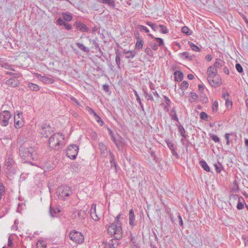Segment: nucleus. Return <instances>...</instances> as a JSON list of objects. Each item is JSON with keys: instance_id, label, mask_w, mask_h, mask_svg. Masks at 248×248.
Here are the masks:
<instances>
[{"instance_id": "f257e3e1", "label": "nucleus", "mask_w": 248, "mask_h": 248, "mask_svg": "<svg viewBox=\"0 0 248 248\" xmlns=\"http://www.w3.org/2000/svg\"><path fill=\"white\" fill-rule=\"evenodd\" d=\"M18 154L26 162L36 159V153L34 149L26 146V144L21 145L18 148Z\"/></svg>"}, {"instance_id": "f03ea898", "label": "nucleus", "mask_w": 248, "mask_h": 248, "mask_svg": "<svg viewBox=\"0 0 248 248\" xmlns=\"http://www.w3.org/2000/svg\"><path fill=\"white\" fill-rule=\"evenodd\" d=\"M60 138L63 139V136L60 133H55L52 135L49 139L48 144L50 148L55 150H59L62 144L61 143Z\"/></svg>"}, {"instance_id": "7ed1b4c3", "label": "nucleus", "mask_w": 248, "mask_h": 248, "mask_svg": "<svg viewBox=\"0 0 248 248\" xmlns=\"http://www.w3.org/2000/svg\"><path fill=\"white\" fill-rule=\"evenodd\" d=\"M15 161L11 154H7L5 158L6 173L9 176L13 175L16 172V169L14 166Z\"/></svg>"}, {"instance_id": "20e7f679", "label": "nucleus", "mask_w": 248, "mask_h": 248, "mask_svg": "<svg viewBox=\"0 0 248 248\" xmlns=\"http://www.w3.org/2000/svg\"><path fill=\"white\" fill-rule=\"evenodd\" d=\"M108 231L109 234L114 236L115 239L119 240L122 236L121 223H120V225L112 223L109 226Z\"/></svg>"}, {"instance_id": "39448f33", "label": "nucleus", "mask_w": 248, "mask_h": 248, "mask_svg": "<svg viewBox=\"0 0 248 248\" xmlns=\"http://www.w3.org/2000/svg\"><path fill=\"white\" fill-rule=\"evenodd\" d=\"M57 192L59 193V198L61 200L64 199L66 197H69L72 193L71 188L66 185L58 187Z\"/></svg>"}, {"instance_id": "423d86ee", "label": "nucleus", "mask_w": 248, "mask_h": 248, "mask_svg": "<svg viewBox=\"0 0 248 248\" xmlns=\"http://www.w3.org/2000/svg\"><path fill=\"white\" fill-rule=\"evenodd\" d=\"M69 236L70 239L77 244H81L84 240L83 234L80 232L75 230L70 232Z\"/></svg>"}, {"instance_id": "0eeeda50", "label": "nucleus", "mask_w": 248, "mask_h": 248, "mask_svg": "<svg viewBox=\"0 0 248 248\" xmlns=\"http://www.w3.org/2000/svg\"><path fill=\"white\" fill-rule=\"evenodd\" d=\"M79 148L76 144H71L68 146L66 152V155L68 157L71 159H75L78 155Z\"/></svg>"}, {"instance_id": "6e6552de", "label": "nucleus", "mask_w": 248, "mask_h": 248, "mask_svg": "<svg viewBox=\"0 0 248 248\" xmlns=\"http://www.w3.org/2000/svg\"><path fill=\"white\" fill-rule=\"evenodd\" d=\"M11 118V114L8 110L2 111L0 113V125L2 126H7Z\"/></svg>"}, {"instance_id": "1a4fd4ad", "label": "nucleus", "mask_w": 248, "mask_h": 248, "mask_svg": "<svg viewBox=\"0 0 248 248\" xmlns=\"http://www.w3.org/2000/svg\"><path fill=\"white\" fill-rule=\"evenodd\" d=\"M52 132L49 124L46 122H44L41 125V129L39 133L44 138H46L50 135Z\"/></svg>"}, {"instance_id": "9d476101", "label": "nucleus", "mask_w": 248, "mask_h": 248, "mask_svg": "<svg viewBox=\"0 0 248 248\" xmlns=\"http://www.w3.org/2000/svg\"><path fill=\"white\" fill-rule=\"evenodd\" d=\"M74 26L77 30L80 31L81 32H88L89 31V28L80 21H76L74 24Z\"/></svg>"}, {"instance_id": "9b49d317", "label": "nucleus", "mask_w": 248, "mask_h": 248, "mask_svg": "<svg viewBox=\"0 0 248 248\" xmlns=\"http://www.w3.org/2000/svg\"><path fill=\"white\" fill-rule=\"evenodd\" d=\"M213 78L214 77L208 78L207 79L210 84L212 87H214L219 86L221 84L220 79L217 78L214 79Z\"/></svg>"}, {"instance_id": "f8f14e48", "label": "nucleus", "mask_w": 248, "mask_h": 248, "mask_svg": "<svg viewBox=\"0 0 248 248\" xmlns=\"http://www.w3.org/2000/svg\"><path fill=\"white\" fill-rule=\"evenodd\" d=\"M129 223L132 227L136 226L137 224V221L135 220L134 211L132 209H130L129 213Z\"/></svg>"}, {"instance_id": "ddd939ff", "label": "nucleus", "mask_w": 248, "mask_h": 248, "mask_svg": "<svg viewBox=\"0 0 248 248\" xmlns=\"http://www.w3.org/2000/svg\"><path fill=\"white\" fill-rule=\"evenodd\" d=\"M5 84L12 87H16L19 85V82L16 78H10L6 81Z\"/></svg>"}, {"instance_id": "4468645a", "label": "nucleus", "mask_w": 248, "mask_h": 248, "mask_svg": "<svg viewBox=\"0 0 248 248\" xmlns=\"http://www.w3.org/2000/svg\"><path fill=\"white\" fill-rule=\"evenodd\" d=\"M208 78L215 77L217 73V70L213 65L210 66L207 69Z\"/></svg>"}, {"instance_id": "2eb2a0df", "label": "nucleus", "mask_w": 248, "mask_h": 248, "mask_svg": "<svg viewBox=\"0 0 248 248\" xmlns=\"http://www.w3.org/2000/svg\"><path fill=\"white\" fill-rule=\"evenodd\" d=\"M99 147L102 156L104 157H107L108 152L106 145L103 142H100L99 143Z\"/></svg>"}, {"instance_id": "dca6fc26", "label": "nucleus", "mask_w": 248, "mask_h": 248, "mask_svg": "<svg viewBox=\"0 0 248 248\" xmlns=\"http://www.w3.org/2000/svg\"><path fill=\"white\" fill-rule=\"evenodd\" d=\"M117 136L118 138V139H116V142H114V143L115 144L117 149L120 150L124 145V139L118 134H117Z\"/></svg>"}, {"instance_id": "f3484780", "label": "nucleus", "mask_w": 248, "mask_h": 248, "mask_svg": "<svg viewBox=\"0 0 248 248\" xmlns=\"http://www.w3.org/2000/svg\"><path fill=\"white\" fill-rule=\"evenodd\" d=\"M95 205L93 204L91 209V216L94 220H98L99 218L96 214Z\"/></svg>"}, {"instance_id": "a211bd4d", "label": "nucleus", "mask_w": 248, "mask_h": 248, "mask_svg": "<svg viewBox=\"0 0 248 248\" xmlns=\"http://www.w3.org/2000/svg\"><path fill=\"white\" fill-rule=\"evenodd\" d=\"M175 80L178 82L181 81L183 79L184 75L180 71H176L174 73Z\"/></svg>"}, {"instance_id": "6ab92c4d", "label": "nucleus", "mask_w": 248, "mask_h": 248, "mask_svg": "<svg viewBox=\"0 0 248 248\" xmlns=\"http://www.w3.org/2000/svg\"><path fill=\"white\" fill-rule=\"evenodd\" d=\"M136 38L137 42L135 45L136 48L140 49L143 47V41L141 38H140L139 34L138 35H136Z\"/></svg>"}, {"instance_id": "aec40b11", "label": "nucleus", "mask_w": 248, "mask_h": 248, "mask_svg": "<svg viewBox=\"0 0 248 248\" xmlns=\"http://www.w3.org/2000/svg\"><path fill=\"white\" fill-rule=\"evenodd\" d=\"M62 15L64 20L67 22L71 21L73 19L72 15L69 12L62 13Z\"/></svg>"}, {"instance_id": "412c9836", "label": "nucleus", "mask_w": 248, "mask_h": 248, "mask_svg": "<svg viewBox=\"0 0 248 248\" xmlns=\"http://www.w3.org/2000/svg\"><path fill=\"white\" fill-rule=\"evenodd\" d=\"M239 201L237 203L236 207L238 210H241L244 207L245 201L242 197L238 198Z\"/></svg>"}, {"instance_id": "4be33fe9", "label": "nucleus", "mask_w": 248, "mask_h": 248, "mask_svg": "<svg viewBox=\"0 0 248 248\" xmlns=\"http://www.w3.org/2000/svg\"><path fill=\"white\" fill-rule=\"evenodd\" d=\"M40 77H41V78H40V80L43 82L52 84V83H54V80L53 79L49 78L47 77L41 76H40Z\"/></svg>"}, {"instance_id": "5701e85b", "label": "nucleus", "mask_w": 248, "mask_h": 248, "mask_svg": "<svg viewBox=\"0 0 248 248\" xmlns=\"http://www.w3.org/2000/svg\"><path fill=\"white\" fill-rule=\"evenodd\" d=\"M130 240L132 244L131 245V248H140V246L137 242L136 239L135 237L130 235Z\"/></svg>"}, {"instance_id": "b1692460", "label": "nucleus", "mask_w": 248, "mask_h": 248, "mask_svg": "<svg viewBox=\"0 0 248 248\" xmlns=\"http://www.w3.org/2000/svg\"><path fill=\"white\" fill-rule=\"evenodd\" d=\"M60 210L58 208H53L51 206L49 208V213L52 217H55L59 213Z\"/></svg>"}, {"instance_id": "393cba45", "label": "nucleus", "mask_w": 248, "mask_h": 248, "mask_svg": "<svg viewBox=\"0 0 248 248\" xmlns=\"http://www.w3.org/2000/svg\"><path fill=\"white\" fill-rule=\"evenodd\" d=\"M200 164L203 169L206 171L209 172L210 171V167L208 166L205 161L203 160H201L200 161Z\"/></svg>"}, {"instance_id": "a878e982", "label": "nucleus", "mask_w": 248, "mask_h": 248, "mask_svg": "<svg viewBox=\"0 0 248 248\" xmlns=\"http://www.w3.org/2000/svg\"><path fill=\"white\" fill-rule=\"evenodd\" d=\"M76 45L78 48H79L83 51L86 52V53H89L90 49H89V48L85 46L82 44H80V43H77Z\"/></svg>"}, {"instance_id": "bb28decb", "label": "nucleus", "mask_w": 248, "mask_h": 248, "mask_svg": "<svg viewBox=\"0 0 248 248\" xmlns=\"http://www.w3.org/2000/svg\"><path fill=\"white\" fill-rule=\"evenodd\" d=\"M177 125L178 126V131L180 133L181 136L183 137V138H186V135L185 134L186 131L184 127L181 124Z\"/></svg>"}, {"instance_id": "cd10ccee", "label": "nucleus", "mask_w": 248, "mask_h": 248, "mask_svg": "<svg viewBox=\"0 0 248 248\" xmlns=\"http://www.w3.org/2000/svg\"><path fill=\"white\" fill-rule=\"evenodd\" d=\"M125 54H126L125 56V58H133L136 55V52L135 51H127L126 52H125Z\"/></svg>"}, {"instance_id": "c85d7f7f", "label": "nucleus", "mask_w": 248, "mask_h": 248, "mask_svg": "<svg viewBox=\"0 0 248 248\" xmlns=\"http://www.w3.org/2000/svg\"><path fill=\"white\" fill-rule=\"evenodd\" d=\"M170 115L172 120H173L174 121H178V118L177 114H176L175 108H172V109L170 111Z\"/></svg>"}, {"instance_id": "c756f323", "label": "nucleus", "mask_w": 248, "mask_h": 248, "mask_svg": "<svg viewBox=\"0 0 248 248\" xmlns=\"http://www.w3.org/2000/svg\"><path fill=\"white\" fill-rule=\"evenodd\" d=\"M146 24L151 27V28L154 31H157L159 29V25H157V24L155 23H153L151 22L147 21L146 22Z\"/></svg>"}, {"instance_id": "7c9ffc66", "label": "nucleus", "mask_w": 248, "mask_h": 248, "mask_svg": "<svg viewBox=\"0 0 248 248\" xmlns=\"http://www.w3.org/2000/svg\"><path fill=\"white\" fill-rule=\"evenodd\" d=\"M28 87L31 91H36L39 90V86L38 85L34 83H29Z\"/></svg>"}, {"instance_id": "2f4dec72", "label": "nucleus", "mask_w": 248, "mask_h": 248, "mask_svg": "<svg viewBox=\"0 0 248 248\" xmlns=\"http://www.w3.org/2000/svg\"><path fill=\"white\" fill-rule=\"evenodd\" d=\"M180 56L182 58L183 57H185V59L188 60H192V56L189 55L188 52H184L179 54Z\"/></svg>"}, {"instance_id": "473e14b6", "label": "nucleus", "mask_w": 248, "mask_h": 248, "mask_svg": "<svg viewBox=\"0 0 248 248\" xmlns=\"http://www.w3.org/2000/svg\"><path fill=\"white\" fill-rule=\"evenodd\" d=\"M14 122H15V126L16 128H19L21 127L23 125V121L22 120H18L16 121V116H15L14 117Z\"/></svg>"}, {"instance_id": "72a5a7b5", "label": "nucleus", "mask_w": 248, "mask_h": 248, "mask_svg": "<svg viewBox=\"0 0 248 248\" xmlns=\"http://www.w3.org/2000/svg\"><path fill=\"white\" fill-rule=\"evenodd\" d=\"M143 92L145 97L148 100H151L152 101H154V98L151 93H148V92L144 89H143Z\"/></svg>"}, {"instance_id": "f704fd0d", "label": "nucleus", "mask_w": 248, "mask_h": 248, "mask_svg": "<svg viewBox=\"0 0 248 248\" xmlns=\"http://www.w3.org/2000/svg\"><path fill=\"white\" fill-rule=\"evenodd\" d=\"M182 32L187 35H190L192 33V31H190L186 26H184L181 29Z\"/></svg>"}, {"instance_id": "c9c22d12", "label": "nucleus", "mask_w": 248, "mask_h": 248, "mask_svg": "<svg viewBox=\"0 0 248 248\" xmlns=\"http://www.w3.org/2000/svg\"><path fill=\"white\" fill-rule=\"evenodd\" d=\"M222 61L219 59H217L216 60V62L214 63V65H213L216 69L217 68H220L222 66Z\"/></svg>"}, {"instance_id": "e433bc0d", "label": "nucleus", "mask_w": 248, "mask_h": 248, "mask_svg": "<svg viewBox=\"0 0 248 248\" xmlns=\"http://www.w3.org/2000/svg\"><path fill=\"white\" fill-rule=\"evenodd\" d=\"M114 159H115V158H110L109 159V162H110L111 168L114 167L115 170V171L116 172L117 171V163L115 161Z\"/></svg>"}, {"instance_id": "4c0bfd02", "label": "nucleus", "mask_w": 248, "mask_h": 248, "mask_svg": "<svg viewBox=\"0 0 248 248\" xmlns=\"http://www.w3.org/2000/svg\"><path fill=\"white\" fill-rule=\"evenodd\" d=\"M218 102L217 100H215V101H214L213 103V105H212V111L214 113H216L217 111L218 110Z\"/></svg>"}, {"instance_id": "58836bf2", "label": "nucleus", "mask_w": 248, "mask_h": 248, "mask_svg": "<svg viewBox=\"0 0 248 248\" xmlns=\"http://www.w3.org/2000/svg\"><path fill=\"white\" fill-rule=\"evenodd\" d=\"M189 45L191 49L195 51L200 52L201 51V49L196 45L194 44L193 43L189 42Z\"/></svg>"}, {"instance_id": "ea45409f", "label": "nucleus", "mask_w": 248, "mask_h": 248, "mask_svg": "<svg viewBox=\"0 0 248 248\" xmlns=\"http://www.w3.org/2000/svg\"><path fill=\"white\" fill-rule=\"evenodd\" d=\"M189 84L186 81H183L181 84V89L182 91H184L188 87Z\"/></svg>"}, {"instance_id": "a19ab883", "label": "nucleus", "mask_w": 248, "mask_h": 248, "mask_svg": "<svg viewBox=\"0 0 248 248\" xmlns=\"http://www.w3.org/2000/svg\"><path fill=\"white\" fill-rule=\"evenodd\" d=\"M159 28L160 29V32L162 33L166 34L169 32L167 27L163 25H159Z\"/></svg>"}, {"instance_id": "79ce46f5", "label": "nucleus", "mask_w": 248, "mask_h": 248, "mask_svg": "<svg viewBox=\"0 0 248 248\" xmlns=\"http://www.w3.org/2000/svg\"><path fill=\"white\" fill-rule=\"evenodd\" d=\"M155 40L156 41V43H158V46H162L164 45L163 40L159 37L155 38Z\"/></svg>"}, {"instance_id": "37998d69", "label": "nucleus", "mask_w": 248, "mask_h": 248, "mask_svg": "<svg viewBox=\"0 0 248 248\" xmlns=\"http://www.w3.org/2000/svg\"><path fill=\"white\" fill-rule=\"evenodd\" d=\"M109 135L110 136L111 140L113 141V142H116V138L114 136V135L112 132V131L109 128H108Z\"/></svg>"}, {"instance_id": "c03bdc74", "label": "nucleus", "mask_w": 248, "mask_h": 248, "mask_svg": "<svg viewBox=\"0 0 248 248\" xmlns=\"http://www.w3.org/2000/svg\"><path fill=\"white\" fill-rule=\"evenodd\" d=\"M6 74L12 76V78H18L20 77V74L13 73L11 72H7L6 73Z\"/></svg>"}, {"instance_id": "a18cd8bd", "label": "nucleus", "mask_w": 248, "mask_h": 248, "mask_svg": "<svg viewBox=\"0 0 248 248\" xmlns=\"http://www.w3.org/2000/svg\"><path fill=\"white\" fill-rule=\"evenodd\" d=\"M208 117H209V116L205 112L203 111V112H201L200 118H201V119L204 120V121H208Z\"/></svg>"}, {"instance_id": "49530a36", "label": "nucleus", "mask_w": 248, "mask_h": 248, "mask_svg": "<svg viewBox=\"0 0 248 248\" xmlns=\"http://www.w3.org/2000/svg\"><path fill=\"white\" fill-rule=\"evenodd\" d=\"M5 193V188L1 183H0V200L2 198V196Z\"/></svg>"}, {"instance_id": "de8ad7c7", "label": "nucleus", "mask_w": 248, "mask_h": 248, "mask_svg": "<svg viewBox=\"0 0 248 248\" xmlns=\"http://www.w3.org/2000/svg\"><path fill=\"white\" fill-rule=\"evenodd\" d=\"M138 29L141 31H145L146 33L149 32V30L145 26L143 25H139L138 26Z\"/></svg>"}, {"instance_id": "09e8293b", "label": "nucleus", "mask_w": 248, "mask_h": 248, "mask_svg": "<svg viewBox=\"0 0 248 248\" xmlns=\"http://www.w3.org/2000/svg\"><path fill=\"white\" fill-rule=\"evenodd\" d=\"M145 52L146 53L147 55H148L150 57H153V53L152 49L149 47H146L145 49Z\"/></svg>"}, {"instance_id": "8fccbe9b", "label": "nucleus", "mask_w": 248, "mask_h": 248, "mask_svg": "<svg viewBox=\"0 0 248 248\" xmlns=\"http://www.w3.org/2000/svg\"><path fill=\"white\" fill-rule=\"evenodd\" d=\"M235 68L239 73H242L243 72V68L240 63H237L235 64Z\"/></svg>"}, {"instance_id": "3c124183", "label": "nucleus", "mask_w": 248, "mask_h": 248, "mask_svg": "<svg viewBox=\"0 0 248 248\" xmlns=\"http://www.w3.org/2000/svg\"><path fill=\"white\" fill-rule=\"evenodd\" d=\"M210 138L215 142H218L220 141V139L216 135L210 134Z\"/></svg>"}, {"instance_id": "603ef678", "label": "nucleus", "mask_w": 248, "mask_h": 248, "mask_svg": "<svg viewBox=\"0 0 248 248\" xmlns=\"http://www.w3.org/2000/svg\"><path fill=\"white\" fill-rule=\"evenodd\" d=\"M191 96L190 101L191 102H194L197 98V94L195 93L191 92Z\"/></svg>"}, {"instance_id": "864d4df0", "label": "nucleus", "mask_w": 248, "mask_h": 248, "mask_svg": "<svg viewBox=\"0 0 248 248\" xmlns=\"http://www.w3.org/2000/svg\"><path fill=\"white\" fill-rule=\"evenodd\" d=\"M65 23L64 19L62 18H59L56 21V24L60 26H64Z\"/></svg>"}, {"instance_id": "5fc2aeb1", "label": "nucleus", "mask_w": 248, "mask_h": 248, "mask_svg": "<svg viewBox=\"0 0 248 248\" xmlns=\"http://www.w3.org/2000/svg\"><path fill=\"white\" fill-rule=\"evenodd\" d=\"M232 105V102L229 99H226L225 102V105L228 108H231Z\"/></svg>"}, {"instance_id": "6e6d98bb", "label": "nucleus", "mask_w": 248, "mask_h": 248, "mask_svg": "<svg viewBox=\"0 0 248 248\" xmlns=\"http://www.w3.org/2000/svg\"><path fill=\"white\" fill-rule=\"evenodd\" d=\"M167 145L170 150L175 149L174 144L169 140H166Z\"/></svg>"}, {"instance_id": "4d7b16f0", "label": "nucleus", "mask_w": 248, "mask_h": 248, "mask_svg": "<svg viewBox=\"0 0 248 248\" xmlns=\"http://www.w3.org/2000/svg\"><path fill=\"white\" fill-rule=\"evenodd\" d=\"M94 117L97 123H99L101 125H102L103 124L104 122L101 120V118L97 114Z\"/></svg>"}, {"instance_id": "13d9d810", "label": "nucleus", "mask_w": 248, "mask_h": 248, "mask_svg": "<svg viewBox=\"0 0 248 248\" xmlns=\"http://www.w3.org/2000/svg\"><path fill=\"white\" fill-rule=\"evenodd\" d=\"M232 133H226L225 135V138L226 140L227 145L230 144L229 136L232 135Z\"/></svg>"}, {"instance_id": "bf43d9fd", "label": "nucleus", "mask_w": 248, "mask_h": 248, "mask_svg": "<svg viewBox=\"0 0 248 248\" xmlns=\"http://www.w3.org/2000/svg\"><path fill=\"white\" fill-rule=\"evenodd\" d=\"M214 167L217 173H220L221 172L222 167H219V165H217V164H215Z\"/></svg>"}, {"instance_id": "052dcab7", "label": "nucleus", "mask_w": 248, "mask_h": 248, "mask_svg": "<svg viewBox=\"0 0 248 248\" xmlns=\"http://www.w3.org/2000/svg\"><path fill=\"white\" fill-rule=\"evenodd\" d=\"M133 92H134V94L136 97V100L137 101V102H139L140 101L141 99H140V98L138 92L135 90H133Z\"/></svg>"}, {"instance_id": "680f3d73", "label": "nucleus", "mask_w": 248, "mask_h": 248, "mask_svg": "<svg viewBox=\"0 0 248 248\" xmlns=\"http://www.w3.org/2000/svg\"><path fill=\"white\" fill-rule=\"evenodd\" d=\"M229 94L228 92L223 93L222 94V97L226 100V99H229Z\"/></svg>"}, {"instance_id": "e2e57ef3", "label": "nucleus", "mask_w": 248, "mask_h": 248, "mask_svg": "<svg viewBox=\"0 0 248 248\" xmlns=\"http://www.w3.org/2000/svg\"><path fill=\"white\" fill-rule=\"evenodd\" d=\"M121 214H119L115 218V221L113 223H116V224H118V225H120V222H119V219L121 216Z\"/></svg>"}, {"instance_id": "0e129e2a", "label": "nucleus", "mask_w": 248, "mask_h": 248, "mask_svg": "<svg viewBox=\"0 0 248 248\" xmlns=\"http://www.w3.org/2000/svg\"><path fill=\"white\" fill-rule=\"evenodd\" d=\"M158 45L154 43L150 45L151 48L154 50H157L158 49Z\"/></svg>"}, {"instance_id": "69168bd1", "label": "nucleus", "mask_w": 248, "mask_h": 248, "mask_svg": "<svg viewBox=\"0 0 248 248\" xmlns=\"http://www.w3.org/2000/svg\"><path fill=\"white\" fill-rule=\"evenodd\" d=\"M102 88L105 92H108L109 91V86L108 84H104L102 86Z\"/></svg>"}, {"instance_id": "338daca9", "label": "nucleus", "mask_w": 248, "mask_h": 248, "mask_svg": "<svg viewBox=\"0 0 248 248\" xmlns=\"http://www.w3.org/2000/svg\"><path fill=\"white\" fill-rule=\"evenodd\" d=\"M120 61H121V59L119 58L118 57H116L115 58V62H116V63L118 67L119 68H120Z\"/></svg>"}, {"instance_id": "774afa93", "label": "nucleus", "mask_w": 248, "mask_h": 248, "mask_svg": "<svg viewBox=\"0 0 248 248\" xmlns=\"http://www.w3.org/2000/svg\"><path fill=\"white\" fill-rule=\"evenodd\" d=\"M242 238L244 241L245 246H248V239L244 235L242 236Z\"/></svg>"}]
</instances>
